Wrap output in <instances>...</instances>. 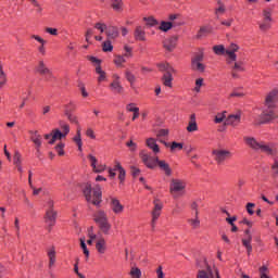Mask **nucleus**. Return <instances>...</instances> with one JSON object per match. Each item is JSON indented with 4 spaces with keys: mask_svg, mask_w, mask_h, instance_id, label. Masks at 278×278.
Returning a JSON list of instances; mask_svg holds the SVG:
<instances>
[{
    "mask_svg": "<svg viewBox=\"0 0 278 278\" xmlns=\"http://www.w3.org/2000/svg\"><path fill=\"white\" fill-rule=\"evenodd\" d=\"M13 164H14V166L21 165V153H18V152L14 153Z\"/></svg>",
    "mask_w": 278,
    "mask_h": 278,
    "instance_id": "obj_49",
    "label": "nucleus"
},
{
    "mask_svg": "<svg viewBox=\"0 0 278 278\" xmlns=\"http://www.w3.org/2000/svg\"><path fill=\"white\" fill-rule=\"evenodd\" d=\"M213 51L216 55H225V53H227V50H225V46L223 45L213 47Z\"/></svg>",
    "mask_w": 278,
    "mask_h": 278,
    "instance_id": "obj_39",
    "label": "nucleus"
},
{
    "mask_svg": "<svg viewBox=\"0 0 278 278\" xmlns=\"http://www.w3.org/2000/svg\"><path fill=\"white\" fill-rule=\"evenodd\" d=\"M124 51H125V55H126V56L134 58V52H132L131 47H129V46H124Z\"/></svg>",
    "mask_w": 278,
    "mask_h": 278,
    "instance_id": "obj_53",
    "label": "nucleus"
},
{
    "mask_svg": "<svg viewBox=\"0 0 278 278\" xmlns=\"http://www.w3.org/2000/svg\"><path fill=\"white\" fill-rule=\"evenodd\" d=\"M188 224L192 229H199L201 227V219H199V215H194V217L187 219Z\"/></svg>",
    "mask_w": 278,
    "mask_h": 278,
    "instance_id": "obj_28",
    "label": "nucleus"
},
{
    "mask_svg": "<svg viewBox=\"0 0 278 278\" xmlns=\"http://www.w3.org/2000/svg\"><path fill=\"white\" fill-rule=\"evenodd\" d=\"M65 116H67V119L70 123H74L75 125H78L79 121L77 119V116L71 114V109L68 108V104L65 105Z\"/></svg>",
    "mask_w": 278,
    "mask_h": 278,
    "instance_id": "obj_31",
    "label": "nucleus"
},
{
    "mask_svg": "<svg viewBox=\"0 0 278 278\" xmlns=\"http://www.w3.org/2000/svg\"><path fill=\"white\" fill-rule=\"evenodd\" d=\"M177 36H172L163 41V47L166 49V51H175V48L177 47Z\"/></svg>",
    "mask_w": 278,
    "mask_h": 278,
    "instance_id": "obj_10",
    "label": "nucleus"
},
{
    "mask_svg": "<svg viewBox=\"0 0 278 278\" xmlns=\"http://www.w3.org/2000/svg\"><path fill=\"white\" fill-rule=\"evenodd\" d=\"M80 248L83 249L84 255H86V257H90V251H88V247L86 245V239L84 238L80 239Z\"/></svg>",
    "mask_w": 278,
    "mask_h": 278,
    "instance_id": "obj_40",
    "label": "nucleus"
},
{
    "mask_svg": "<svg viewBox=\"0 0 278 278\" xmlns=\"http://www.w3.org/2000/svg\"><path fill=\"white\" fill-rule=\"evenodd\" d=\"M243 140L250 149L253 151H261L262 153H266L267 155H273L275 151L270 146L266 144L264 141H257L254 137L245 136L243 137Z\"/></svg>",
    "mask_w": 278,
    "mask_h": 278,
    "instance_id": "obj_2",
    "label": "nucleus"
},
{
    "mask_svg": "<svg viewBox=\"0 0 278 278\" xmlns=\"http://www.w3.org/2000/svg\"><path fill=\"white\" fill-rule=\"evenodd\" d=\"M86 136H87L88 138H91V140H94V138H97V135H94V130H92V128H88V129L86 130Z\"/></svg>",
    "mask_w": 278,
    "mask_h": 278,
    "instance_id": "obj_60",
    "label": "nucleus"
},
{
    "mask_svg": "<svg viewBox=\"0 0 278 278\" xmlns=\"http://www.w3.org/2000/svg\"><path fill=\"white\" fill-rule=\"evenodd\" d=\"M105 170V165H96V168H93V173H103Z\"/></svg>",
    "mask_w": 278,
    "mask_h": 278,
    "instance_id": "obj_63",
    "label": "nucleus"
},
{
    "mask_svg": "<svg viewBox=\"0 0 278 278\" xmlns=\"http://www.w3.org/2000/svg\"><path fill=\"white\" fill-rule=\"evenodd\" d=\"M240 47L236 43H231L229 48L226 50V55H228V64H231V62H236V51H238Z\"/></svg>",
    "mask_w": 278,
    "mask_h": 278,
    "instance_id": "obj_11",
    "label": "nucleus"
},
{
    "mask_svg": "<svg viewBox=\"0 0 278 278\" xmlns=\"http://www.w3.org/2000/svg\"><path fill=\"white\" fill-rule=\"evenodd\" d=\"M96 73H97V75H99V77H98L99 84H101V81H105L108 75L105 74V71H103L101 68V65L96 66Z\"/></svg>",
    "mask_w": 278,
    "mask_h": 278,
    "instance_id": "obj_33",
    "label": "nucleus"
},
{
    "mask_svg": "<svg viewBox=\"0 0 278 278\" xmlns=\"http://www.w3.org/2000/svg\"><path fill=\"white\" fill-rule=\"evenodd\" d=\"M37 73H39V75H48V77H51V70H49V67H47V64H45V61H39L38 65L36 67Z\"/></svg>",
    "mask_w": 278,
    "mask_h": 278,
    "instance_id": "obj_16",
    "label": "nucleus"
},
{
    "mask_svg": "<svg viewBox=\"0 0 278 278\" xmlns=\"http://www.w3.org/2000/svg\"><path fill=\"white\" fill-rule=\"evenodd\" d=\"M198 278H215L214 271H212V267H210V265H206V269H200L198 271Z\"/></svg>",
    "mask_w": 278,
    "mask_h": 278,
    "instance_id": "obj_18",
    "label": "nucleus"
},
{
    "mask_svg": "<svg viewBox=\"0 0 278 278\" xmlns=\"http://www.w3.org/2000/svg\"><path fill=\"white\" fill-rule=\"evenodd\" d=\"M157 138H166L168 136V129H161L156 134Z\"/></svg>",
    "mask_w": 278,
    "mask_h": 278,
    "instance_id": "obj_58",
    "label": "nucleus"
},
{
    "mask_svg": "<svg viewBox=\"0 0 278 278\" xmlns=\"http://www.w3.org/2000/svg\"><path fill=\"white\" fill-rule=\"evenodd\" d=\"M48 257H49V267L51 268L52 266L55 265V248L54 247L48 250Z\"/></svg>",
    "mask_w": 278,
    "mask_h": 278,
    "instance_id": "obj_32",
    "label": "nucleus"
},
{
    "mask_svg": "<svg viewBox=\"0 0 278 278\" xmlns=\"http://www.w3.org/2000/svg\"><path fill=\"white\" fill-rule=\"evenodd\" d=\"M168 21L174 27H181V25H184V21H181L179 14H170Z\"/></svg>",
    "mask_w": 278,
    "mask_h": 278,
    "instance_id": "obj_19",
    "label": "nucleus"
},
{
    "mask_svg": "<svg viewBox=\"0 0 278 278\" xmlns=\"http://www.w3.org/2000/svg\"><path fill=\"white\" fill-rule=\"evenodd\" d=\"M111 210L114 212V214H123V210H125V206L121 204V201L116 198H111Z\"/></svg>",
    "mask_w": 278,
    "mask_h": 278,
    "instance_id": "obj_13",
    "label": "nucleus"
},
{
    "mask_svg": "<svg viewBox=\"0 0 278 278\" xmlns=\"http://www.w3.org/2000/svg\"><path fill=\"white\" fill-rule=\"evenodd\" d=\"M46 33L50 34V36H58V28L47 27Z\"/></svg>",
    "mask_w": 278,
    "mask_h": 278,
    "instance_id": "obj_62",
    "label": "nucleus"
},
{
    "mask_svg": "<svg viewBox=\"0 0 278 278\" xmlns=\"http://www.w3.org/2000/svg\"><path fill=\"white\" fill-rule=\"evenodd\" d=\"M102 50L105 53L112 52L114 50V46H112V41H110V39L102 43Z\"/></svg>",
    "mask_w": 278,
    "mask_h": 278,
    "instance_id": "obj_38",
    "label": "nucleus"
},
{
    "mask_svg": "<svg viewBox=\"0 0 278 278\" xmlns=\"http://www.w3.org/2000/svg\"><path fill=\"white\" fill-rule=\"evenodd\" d=\"M62 138H65V135L60 131V129L52 130V138L49 141V144H54L55 140H62Z\"/></svg>",
    "mask_w": 278,
    "mask_h": 278,
    "instance_id": "obj_29",
    "label": "nucleus"
},
{
    "mask_svg": "<svg viewBox=\"0 0 278 278\" xmlns=\"http://www.w3.org/2000/svg\"><path fill=\"white\" fill-rule=\"evenodd\" d=\"M140 157L148 168H154L157 166V162H160L159 157L150 156L147 151H141Z\"/></svg>",
    "mask_w": 278,
    "mask_h": 278,
    "instance_id": "obj_7",
    "label": "nucleus"
},
{
    "mask_svg": "<svg viewBox=\"0 0 278 278\" xmlns=\"http://www.w3.org/2000/svg\"><path fill=\"white\" fill-rule=\"evenodd\" d=\"M162 79H163L164 86H167V88L173 87V75L164 74Z\"/></svg>",
    "mask_w": 278,
    "mask_h": 278,
    "instance_id": "obj_35",
    "label": "nucleus"
},
{
    "mask_svg": "<svg viewBox=\"0 0 278 278\" xmlns=\"http://www.w3.org/2000/svg\"><path fill=\"white\" fill-rule=\"evenodd\" d=\"M215 123H223L225 121V112L224 113H218L216 116H215Z\"/></svg>",
    "mask_w": 278,
    "mask_h": 278,
    "instance_id": "obj_56",
    "label": "nucleus"
},
{
    "mask_svg": "<svg viewBox=\"0 0 278 278\" xmlns=\"http://www.w3.org/2000/svg\"><path fill=\"white\" fill-rule=\"evenodd\" d=\"M83 194L88 203H92L93 205H100L102 199L100 185H96L92 189V185L88 182L85 184L83 188Z\"/></svg>",
    "mask_w": 278,
    "mask_h": 278,
    "instance_id": "obj_1",
    "label": "nucleus"
},
{
    "mask_svg": "<svg viewBox=\"0 0 278 278\" xmlns=\"http://www.w3.org/2000/svg\"><path fill=\"white\" fill-rule=\"evenodd\" d=\"M159 165V167L161 168V170H164L165 175H167V177H170L173 170L170 169V166L168 165V163H166V161H160L156 163Z\"/></svg>",
    "mask_w": 278,
    "mask_h": 278,
    "instance_id": "obj_26",
    "label": "nucleus"
},
{
    "mask_svg": "<svg viewBox=\"0 0 278 278\" xmlns=\"http://www.w3.org/2000/svg\"><path fill=\"white\" fill-rule=\"evenodd\" d=\"M187 131H189V134H192V131H199V126L197 125V122H189L187 126Z\"/></svg>",
    "mask_w": 278,
    "mask_h": 278,
    "instance_id": "obj_43",
    "label": "nucleus"
},
{
    "mask_svg": "<svg viewBox=\"0 0 278 278\" xmlns=\"http://www.w3.org/2000/svg\"><path fill=\"white\" fill-rule=\"evenodd\" d=\"M118 173H119L118 179H119L121 184H123V181H125L126 172H125V169H121Z\"/></svg>",
    "mask_w": 278,
    "mask_h": 278,
    "instance_id": "obj_64",
    "label": "nucleus"
},
{
    "mask_svg": "<svg viewBox=\"0 0 278 278\" xmlns=\"http://www.w3.org/2000/svg\"><path fill=\"white\" fill-rule=\"evenodd\" d=\"M203 61V54L199 53L191 60V68L192 71H198L199 73L205 72V65L201 63Z\"/></svg>",
    "mask_w": 278,
    "mask_h": 278,
    "instance_id": "obj_8",
    "label": "nucleus"
},
{
    "mask_svg": "<svg viewBox=\"0 0 278 278\" xmlns=\"http://www.w3.org/2000/svg\"><path fill=\"white\" fill-rule=\"evenodd\" d=\"M118 34V27L112 25L106 26V37L109 40H116Z\"/></svg>",
    "mask_w": 278,
    "mask_h": 278,
    "instance_id": "obj_17",
    "label": "nucleus"
},
{
    "mask_svg": "<svg viewBox=\"0 0 278 278\" xmlns=\"http://www.w3.org/2000/svg\"><path fill=\"white\" fill-rule=\"evenodd\" d=\"M270 23H273V13L269 10H264L263 21L258 23L261 31L270 29Z\"/></svg>",
    "mask_w": 278,
    "mask_h": 278,
    "instance_id": "obj_5",
    "label": "nucleus"
},
{
    "mask_svg": "<svg viewBox=\"0 0 278 278\" xmlns=\"http://www.w3.org/2000/svg\"><path fill=\"white\" fill-rule=\"evenodd\" d=\"M146 144L151 151H153L154 154L160 153V146H157V142L153 138H149L146 141Z\"/></svg>",
    "mask_w": 278,
    "mask_h": 278,
    "instance_id": "obj_21",
    "label": "nucleus"
},
{
    "mask_svg": "<svg viewBox=\"0 0 278 278\" xmlns=\"http://www.w3.org/2000/svg\"><path fill=\"white\" fill-rule=\"evenodd\" d=\"M175 27L170 22L162 21L159 29L161 31H169V29H173Z\"/></svg>",
    "mask_w": 278,
    "mask_h": 278,
    "instance_id": "obj_36",
    "label": "nucleus"
},
{
    "mask_svg": "<svg viewBox=\"0 0 278 278\" xmlns=\"http://www.w3.org/2000/svg\"><path fill=\"white\" fill-rule=\"evenodd\" d=\"M55 218H58V213L53 210H47L45 220L49 227L55 225Z\"/></svg>",
    "mask_w": 278,
    "mask_h": 278,
    "instance_id": "obj_12",
    "label": "nucleus"
},
{
    "mask_svg": "<svg viewBox=\"0 0 278 278\" xmlns=\"http://www.w3.org/2000/svg\"><path fill=\"white\" fill-rule=\"evenodd\" d=\"M112 8H113V10H116L118 12V10H121V8H123V2L114 0V2L112 3Z\"/></svg>",
    "mask_w": 278,
    "mask_h": 278,
    "instance_id": "obj_57",
    "label": "nucleus"
},
{
    "mask_svg": "<svg viewBox=\"0 0 278 278\" xmlns=\"http://www.w3.org/2000/svg\"><path fill=\"white\" fill-rule=\"evenodd\" d=\"M126 110L128 111V112H140V109L139 108H137V106H135L134 105V103H130V104H128L127 106H126Z\"/></svg>",
    "mask_w": 278,
    "mask_h": 278,
    "instance_id": "obj_59",
    "label": "nucleus"
},
{
    "mask_svg": "<svg viewBox=\"0 0 278 278\" xmlns=\"http://www.w3.org/2000/svg\"><path fill=\"white\" fill-rule=\"evenodd\" d=\"M130 277L140 278V277H142V271L138 267H132L130 270Z\"/></svg>",
    "mask_w": 278,
    "mask_h": 278,
    "instance_id": "obj_41",
    "label": "nucleus"
},
{
    "mask_svg": "<svg viewBox=\"0 0 278 278\" xmlns=\"http://www.w3.org/2000/svg\"><path fill=\"white\" fill-rule=\"evenodd\" d=\"M201 86H203V78H198L195 80V92H201Z\"/></svg>",
    "mask_w": 278,
    "mask_h": 278,
    "instance_id": "obj_51",
    "label": "nucleus"
},
{
    "mask_svg": "<svg viewBox=\"0 0 278 278\" xmlns=\"http://www.w3.org/2000/svg\"><path fill=\"white\" fill-rule=\"evenodd\" d=\"M271 175L273 177H277L278 175V159L274 160V164L271 165Z\"/></svg>",
    "mask_w": 278,
    "mask_h": 278,
    "instance_id": "obj_45",
    "label": "nucleus"
},
{
    "mask_svg": "<svg viewBox=\"0 0 278 278\" xmlns=\"http://www.w3.org/2000/svg\"><path fill=\"white\" fill-rule=\"evenodd\" d=\"M61 129H62V134L66 136H68V134L71 132V126H68V124H61Z\"/></svg>",
    "mask_w": 278,
    "mask_h": 278,
    "instance_id": "obj_50",
    "label": "nucleus"
},
{
    "mask_svg": "<svg viewBox=\"0 0 278 278\" xmlns=\"http://www.w3.org/2000/svg\"><path fill=\"white\" fill-rule=\"evenodd\" d=\"M29 135H30L31 142H34L36 147V151L38 155H40V148L42 147V136H40L38 130H30Z\"/></svg>",
    "mask_w": 278,
    "mask_h": 278,
    "instance_id": "obj_9",
    "label": "nucleus"
},
{
    "mask_svg": "<svg viewBox=\"0 0 278 278\" xmlns=\"http://www.w3.org/2000/svg\"><path fill=\"white\" fill-rule=\"evenodd\" d=\"M100 231L104 233L105 236L110 235V229H112V225L110 224L109 219L106 222H102L101 224H98Z\"/></svg>",
    "mask_w": 278,
    "mask_h": 278,
    "instance_id": "obj_30",
    "label": "nucleus"
},
{
    "mask_svg": "<svg viewBox=\"0 0 278 278\" xmlns=\"http://www.w3.org/2000/svg\"><path fill=\"white\" fill-rule=\"evenodd\" d=\"M227 12V8L225 7V3H223V1L218 0L217 1V8L215 9V16L217 18H220V16H223V14Z\"/></svg>",
    "mask_w": 278,
    "mask_h": 278,
    "instance_id": "obj_24",
    "label": "nucleus"
},
{
    "mask_svg": "<svg viewBox=\"0 0 278 278\" xmlns=\"http://www.w3.org/2000/svg\"><path fill=\"white\" fill-rule=\"evenodd\" d=\"M253 207H255L254 203L247 204V212H248V214H250V216H253V214H255V211H253Z\"/></svg>",
    "mask_w": 278,
    "mask_h": 278,
    "instance_id": "obj_54",
    "label": "nucleus"
},
{
    "mask_svg": "<svg viewBox=\"0 0 278 278\" xmlns=\"http://www.w3.org/2000/svg\"><path fill=\"white\" fill-rule=\"evenodd\" d=\"M93 220L97 223V225H101V223L108 222V213L105 211H98L93 215Z\"/></svg>",
    "mask_w": 278,
    "mask_h": 278,
    "instance_id": "obj_15",
    "label": "nucleus"
},
{
    "mask_svg": "<svg viewBox=\"0 0 278 278\" xmlns=\"http://www.w3.org/2000/svg\"><path fill=\"white\" fill-rule=\"evenodd\" d=\"M191 210H192L194 216H199V203L192 202L191 203Z\"/></svg>",
    "mask_w": 278,
    "mask_h": 278,
    "instance_id": "obj_52",
    "label": "nucleus"
},
{
    "mask_svg": "<svg viewBox=\"0 0 278 278\" xmlns=\"http://www.w3.org/2000/svg\"><path fill=\"white\" fill-rule=\"evenodd\" d=\"M278 101V89L271 90L265 98V105L267 110L265 112H275V104Z\"/></svg>",
    "mask_w": 278,
    "mask_h": 278,
    "instance_id": "obj_4",
    "label": "nucleus"
},
{
    "mask_svg": "<svg viewBox=\"0 0 278 278\" xmlns=\"http://www.w3.org/2000/svg\"><path fill=\"white\" fill-rule=\"evenodd\" d=\"M162 214V211H152V222H151V227L152 229H155V223H157V218H160Z\"/></svg>",
    "mask_w": 278,
    "mask_h": 278,
    "instance_id": "obj_37",
    "label": "nucleus"
},
{
    "mask_svg": "<svg viewBox=\"0 0 278 278\" xmlns=\"http://www.w3.org/2000/svg\"><path fill=\"white\" fill-rule=\"evenodd\" d=\"M96 249H97L98 253H101V254L105 253V249H106L105 248V239H103V238L98 239V241L96 243Z\"/></svg>",
    "mask_w": 278,
    "mask_h": 278,
    "instance_id": "obj_34",
    "label": "nucleus"
},
{
    "mask_svg": "<svg viewBox=\"0 0 278 278\" xmlns=\"http://www.w3.org/2000/svg\"><path fill=\"white\" fill-rule=\"evenodd\" d=\"M87 157L91 164L92 169L94 170V168H97V162H98L97 156L89 154Z\"/></svg>",
    "mask_w": 278,
    "mask_h": 278,
    "instance_id": "obj_48",
    "label": "nucleus"
},
{
    "mask_svg": "<svg viewBox=\"0 0 278 278\" xmlns=\"http://www.w3.org/2000/svg\"><path fill=\"white\" fill-rule=\"evenodd\" d=\"M241 116L240 113L231 114L227 117L225 125H231L232 127H238L240 125Z\"/></svg>",
    "mask_w": 278,
    "mask_h": 278,
    "instance_id": "obj_14",
    "label": "nucleus"
},
{
    "mask_svg": "<svg viewBox=\"0 0 278 278\" xmlns=\"http://www.w3.org/2000/svg\"><path fill=\"white\" fill-rule=\"evenodd\" d=\"M125 77H126L127 81H129V84L136 83V76L129 70H126Z\"/></svg>",
    "mask_w": 278,
    "mask_h": 278,
    "instance_id": "obj_42",
    "label": "nucleus"
},
{
    "mask_svg": "<svg viewBox=\"0 0 278 278\" xmlns=\"http://www.w3.org/2000/svg\"><path fill=\"white\" fill-rule=\"evenodd\" d=\"M135 40H140L141 42L147 40V33L141 28V26H138L135 29Z\"/></svg>",
    "mask_w": 278,
    "mask_h": 278,
    "instance_id": "obj_23",
    "label": "nucleus"
},
{
    "mask_svg": "<svg viewBox=\"0 0 278 278\" xmlns=\"http://www.w3.org/2000/svg\"><path fill=\"white\" fill-rule=\"evenodd\" d=\"M205 34H210V28L203 26L200 28L197 38H203V36H205Z\"/></svg>",
    "mask_w": 278,
    "mask_h": 278,
    "instance_id": "obj_47",
    "label": "nucleus"
},
{
    "mask_svg": "<svg viewBox=\"0 0 278 278\" xmlns=\"http://www.w3.org/2000/svg\"><path fill=\"white\" fill-rule=\"evenodd\" d=\"M160 142H162L165 147H169L170 148V151H181V149H184V143H178V142H172V144L170 143H168V142H166V141H164V140H162V139H160Z\"/></svg>",
    "mask_w": 278,
    "mask_h": 278,
    "instance_id": "obj_25",
    "label": "nucleus"
},
{
    "mask_svg": "<svg viewBox=\"0 0 278 278\" xmlns=\"http://www.w3.org/2000/svg\"><path fill=\"white\" fill-rule=\"evenodd\" d=\"M73 142L78 147V151H83L84 142L81 141V128H77L76 135L73 137Z\"/></svg>",
    "mask_w": 278,
    "mask_h": 278,
    "instance_id": "obj_22",
    "label": "nucleus"
},
{
    "mask_svg": "<svg viewBox=\"0 0 278 278\" xmlns=\"http://www.w3.org/2000/svg\"><path fill=\"white\" fill-rule=\"evenodd\" d=\"M126 147H128L130 151H136V149H138V146L132 140L126 142Z\"/></svg>",
    "mask_w": 278,
    "mask_h": 278,
    "instance_id": "obj_61",
    "label": "nucleus"
},
{
    "mask_svg": "<svg viewBox=\"0 0 278 278\" xmlns=\"http://www.w3.org/2000/svg\"><path fill=\"white\" fill-rule=\"evenodd\" d=\"M110 88L115 94H123V92L125 91V88L123 87V85H121V81L118 80L112 81Z\"/></svg>",
    "mask_w": 278,
    "mask_h": 278,
    "instance_id": "obj_20",
    "label": "nucleus"
},
{
    "mask_svg": "<svg viewBox=\"0 0 278 278\" xmlns=\"http://www.w3.org/2000/svg\"><path fill=\"white\" fill-rule=\"evenodd\" d=\"M131 56H126L125 53L124 54H117L114 58V64L117 65L118 67H122L123 64H125V62H127V59H129Z\"/></svg>",
    "mask_w": 278,
    "mask_h": 278,
    "instance_id": "obj_27",
    "label": "nucleus"
},
{
    "mask_svg": "<svg viewBox=\"0 0 278 278\" xmlns=\"http://www.w3.org/2000/svg\"><path fill=\"white\" fill-rule=\"evenodd\" d=\"M169 192L177 199V197H181L186 192V181L181 179L174 178L169 184Z\"/></svg>",
    "mask_w": 278,
    "mask_h": 278,
    "instance_id": "obj_3",
    "label": "nucleus"
},
{
    "mask_svg": "<svg viewBox=\"0 0 278 278\" xmlns=\"http://www.w3.org/2000/svg\"><path fill=\"white\" fill-rule=\"evenodd\" d=\"M94 29H98L100 31V34H104V31H108V25L103 24V23H96L94 24Z\"/></svg>",
    "mask_w": 278,
    "mask_h": 278,
    "instance_id": "obj_44",
    "label": "nucleus"
},
{
    "mask_svg": "<svg viewBox=\"0 0 278 278\" xmlns=\"http://www.w3.org/2000/svg\"><path fill=\"white\" fill-rule=\"evenodd\" d=\"M55 151L58 152L59 155H64V143H59L56 147H55Z\"/></svg>",
    "mask_w": 278,
    "mask_h": 278,
    "instance_id": "obj_55",
    "label": "nucleus"
},
{
    "mask_svg": "<svg viewBox=\"0 0 278 278\" xmlns=\"http://www.w3.org/2000/svg\"><path fill=\"white\" fill-rule=\"evenodd\" d=\"M212 155L217 164H223L226 160L231 157V152L229 150H213Z\"/></svg>",
    "mask_w": 278,
    "mask_h": 278,
    "instance_id": "obj_6",
    "label": "nucleus"
},
{
    "mask_svg": "<svg viewBox=\"0 0 278 278\" xmlns=\"http://www.w3.org/2000/svg\"><path fill=\"white\" fill-rule=\"evenodd\" d=\"M144 21L147 22V25H149L150 27H155V25H160V22H157V20H155L154 17H148L144 18Z\"/></svg>",
    "mask_w": 278,
    "mask_h": 278,
    "instance_id": "obj_46",
    "label": "nucleus"
}]
</instances>
